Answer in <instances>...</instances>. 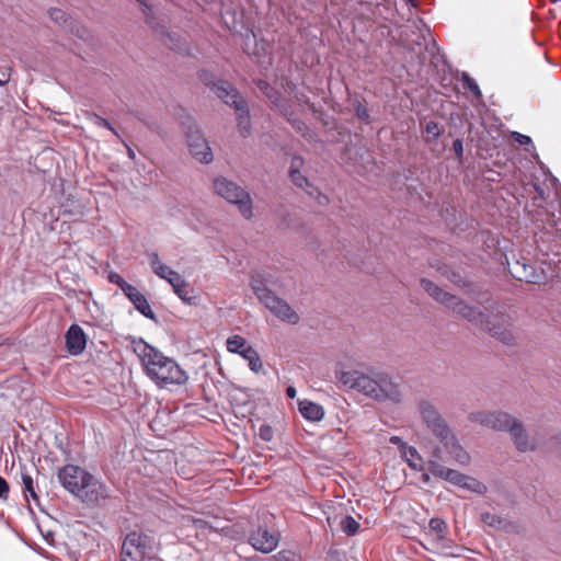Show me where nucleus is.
<instances>
[{
	"label": "nucleus",
	"instance_id": "1",
	"mask_svg": "<svg viewBox=\"0 0 561 561\" xmlns=\"http://www.w3.org/2000/svg\"><path fill=\"white\" fill-rule=\"evenodd\" d=\"M142 370L159 388L173 390L186 385L188 374L171 357L142 340Z\"/></svg>",
	"mask_w": 561,
	"mask_h": 561
},
{
	"label": "nucleus",
	"instance_id": "2",
	"mask_svg": "<svg viewBox=\"0 0 561 561\" xmlns=\"http://www.w3.org/2000/svg\"><path fill=\"white\" fill-rule=\"evenodd\" d=\"M417 410L423 424L440 443L444 450L459 465H468L469 454L459 444L450 426L439 412L438 408L428 399H421L417 403Z\"/></svg>",
	"mask_w": 561,
	"mask_h": 561
},
{
	"label": "nucleus",
	"instance_id": "3",
	"mask_svg": "<svg viewBox=\"0 0 561 561\" xmlns=\"http://www.w3.org/2000/svg\"><path fill=\"white\" fill-rule=\"evenodd\" d=\"M57 478L69 493L87 505H96L108 496L106 485L79 466H64L58 470Z\"/></svg>",
	"mask_w": 561,
	"mask_h": 561
},
{
	"label": "nucleus",
	"instance_id": "4",
	"mask_svg": "<svg viewBox=\"0 0 561 561\" xmlns=\"http://www.w3.org/2000/svg\"><path fill=\"white\" fill-rule=\"evenodd\" d=\"M340 381L347 388L357 390L377 401L399 403L402 394L399 385L387 374H376L374 377L358 370L343 371Z\"/></svg>",
	"mask_w": 561,
	"mask_h": 561
},
{
	"label": "nucleus",
	"instance_id": "5",
	"mask_svg": "<svg viewBox=\"0 0 561 561\" xmlns=\"http://www.w3.org/2000/svg\"><path fill=\"white\" fill-rule=\"evenodd\" d=\"M470 419L476 423L496 431H507L511 434L516 448L520 451H526L533 448V444L528 440L522 424L507 413L477 412L472 413Z\"/></svg>",
	"mask_w": 561,
	"mask_h": 561
},
{
	"label": "nucleus",
	"instance_id": "6",
	"mask_svg": "<svg viewBox=\"0 0 561 561\" xmlns=\"http://www.w3.org/2000/svg\"><path fill=\"white\" fill-rule=\"evenodd\" d=\"M433 457L434 459L430 460L427 463V470L434 477L476 493H483L485 491V485L477 479L439 463V460H443L440 448L437 447L434 449Z\"/></svg>",
	"mask_w": 561,
	"mask_h": 561
},
{
	"label": "nucleus",
	"instance_id": "7",
	"mask_svg": "<svg viewBox=\"0 0 561 561\" xmlns=\"http://www.w3.org/2000/svg\"><path fill=\"white\" fill-rule=\"evenodd\" d=\"M217 96L236 110L239 131L243 137H248L251 134L250 113L238 90L229 82H221L217 85Z\"/></svg>",
	"mask_w": 561,
	"mask_h": 561
},
{
	"label": "nucleus",
	"instance_id": "8",
	"mask_svg": "<svg viewBox=\"0 0 561 561\" xmlns=\"http://www.w3.org/2000/svg\"><path fill=\"white\" fill-rule=\"evenodd\" d=\"M215 192L227 202L236 204L239 211L245 219H250L252 213V199L250 194L234 182L224 176L216 178L214 181Z\"/></svg>",
	"mask_w": 561,
	"mask_h": 561
},
{
	"label": "nucleus",
	"instance_id": "9",
	"mask_svg": "<svg viewBox=\"0 0 561 561\" xmlns=\"http://www.w3.org/2000/svg\"><path fill=\"white\" fill-rule=\"evenodd\" d=\"M250 286L256 295L257 299L274 316H297L293 311L291 307L287 304V301L276 296L266 287V282L262 274H254L251 278Z\"/></svg>",
	"mask_w": 561,
	"mask_h": 561
},
{
	"label": "nucleus",
	"instance_id": "10",
	"mask_svg": "<svg viewBox=\"0 0 561 561\" xmlns=\"http://www.w3.org/2000/svg\"><path fill=\"white\" fill-rule=\"evenodd\" d=\"M147 256L153 273L167 280L183 301H190L192 297L190 296L191 290L186 280L178 272L161 262L157 252H148Z\"/></svg>",
	"mask_w": 561,
	"mask_h": 561
},
{
	"label": "nucleus",
	"instance_id": "11",
	"mask_svg": "<svg viewBox=\"0 0 561 561\" xmlns=\"http://www.w3.org/2000/svg\"><path fill=\"white\" fill-rule=\"evenodd\" d=\"M183 129L192 156L199 162L210 163L214 160L213 151L195 121L187 118L183 122Z\"/></svg>",
	"mask_w": 561,
	"mask_h": 561
},
{
	"label": "nucleus",
	"instance_id": "12",
	"mask_svg": "<svg viewBox=\"0 0 561 561\" xmlns=\"http://www.w3.org/2000/svg\"><path fill=\"white\" fill-rule=\"evenodd\" d=\"M420 284L421 287L437 302L449 309L457 310L459 316H470L471 311H465L467 307L462 304L458 296L446 291L427 278H422Z\"/></svg>",
	"mask_w": 561,
	"mask_h": 561
},
{
	"label": "nucleus",
	"instance_id": "13",
	"mask_svg": "<svg viewBox=\"0 0 561 561\" xmlns=\"http://www.w3.org/2000/svg\"><path fill=\"white\" fill-rule=\"evenodd\" d=\"M507 267L513 277L529 284H543L548 278L542 267L528 263L526 259L508 262Z\"/></svg>",
	"mask_w": 561,
	"mask_h": 561
},
{
	"label": "nucleus",
	"instance_id": "14",
	"mask_svg": "<svg viewBox=\"0 0 561 561\" xmlns=\"http://www.w3.org/2000/svg\"><path fill=\"white\" fill-rule=\"evenodd\" d=\"M278 535L271 533L265 526H256L250 530L249 543L262 553H270L278 546Z\"/></svg>",
	"mask_w": 561,
	"mask_h": 561
},
{
	"label": "nucleus",
	"instance_id": "15",
	"mask_svg": "<svg viewBox=\"0 0 561 561\" xmlns=\"http://www.w3.org/2000/svg\"><path fill=\"white\" fill-rule=\"evenodd\" d=\"M476 324L486 330L493 337H496L504 344H512L514 341L513 333L507 330L501 322V318H471Z\"/></svg>",
	"mask_w": 561,
	"mask_h": 561
},
{
	"label": "nucleus",
	"instance_id": "16",
	"mask_svg": "<svg viewBox=\"0 0 561 561\" xmlns=\"http://www.w3.org/2000/svg\"><path fill=\"white\" fill-rule=\"evenodd\" d=\"M49 18L57 24L64 26L70 33L75 34L80 38H84L87 35V30L73 21L69 15H67L61 9L51 8L48 11Z\"/></svg>",
	"mask_w": 561,
	"mask_h": 561
},
{
	"label": "nucleus",
	"instance_id": "17",
	"mask_svg": "<svg viewBox=\"0 0 561 561\" xmlns=\"http://www.w3.org/2000/svg\"><path fill=\"white\" fill-rule=\"evenodd\" d=\"M85 345L87 336L83 330L77 324L71 325L66 333V346L68 352L71 355H79L84 351Z\"/></svg>",
	"mask_w": 561,
	"mask_h": 561
},
{
	"label": "nucleus",
	"instance_id": "18",
	"mask_svg": "<svg viewBox=\"0 0 561 561\" xmlns=\"http://www.w3.org/2000/svg\"><path fill=\"white\" fill-rule=\"evenodd\" d=\"M110 283L115 284L124 293V295L133 302L136 310L140 312V291L137 287L127 283L118 273L110 272L107 275Z\"/></svg>",
	"mask_w": 561,
	"mask_h": 561
},
{
	"label": "nucleus",
	"instance_id": "19",
	"mask_svg": "<svg viewBox=\"0 0 561 561\" xmlns=\"http://www.w3.org/2000/svg\"><path fill=\"white\" fill-rule=\"evenodd\" d=\"M121 561H140V534H128L122 545Z\"/></svg>",
	"mask_w": 561,
	"mask_h": 561
},
{
	"label": "nucleus",
	"instance_id": "20",
	"mask_svg": "<svg viewBox=\"0 0 561 561\" xmlns=\"http://www.w3.org/2000/svg\"><path fill=\"white\" fill-rule=\"evenodd\" d=\"M299 412L308 421L319 422L324 417L322 405L309 400L299 401Z\"/></svg>",
	"mask_w": 561,
	"mask_h": 561
},
{
	"label": "nucleus",
	"instance_id": "21",
	"mask_svg": "<svg viewBox=\"0 0 561 561\" xmlns=\"http://www.w3.org/2000/svg\"><path fill=\"white\" fill-rule=\"evenodd\" d=\"M302 164V159L300 157H294L291 160L289 175L291 181L301 188H307L310 186L308 179L301 174L299 171V167Z\"/></svg>",
	"mask_w": 561,
	"mask_h": 561
},
{
	"label": "nucleus",
	"instance_id": "22",
	"mask_svg": "<svg viewBox=\"0 0 561 561\" xmlns=\"http://www.w3.org/2000/svg\"><path fill=\"white\" fill-rule=\"evenodd\" d=\"M259 89L271 100V102L277 107H284V99L280 93L276 91L268 82L259 80Z\"/></svg>",
	"mask_w": 561,
	"mask_h": 561
},
{
	"label": "nucleus",
	"instance_id": "23",
	"mask_svg": "<svg viewBox=\"0 0 561 561\" xmlns=\"http://www.w3.org/2000/svg\"><path fill=\"white\" fill-rule=\"evenodd\" d=\"M241 356L248 360L249 367L252 371L259 373L263 368L261 358L252 346L244 347L241 352Z\"/></svg>",
	"mask_w": 561,
	"mask_h": 561
},
{
	"label": "nucleus",
	"instance_id": "24",
	"mask_svg": "<svg viewBox=\"0 0 561 561\" xmlns=\"http://www.w3.org/2000/svg\"><path fill=\"white\" fill-rule=\"evenodd\" d=\"M85 118L91 124H93L95 126H99V127L106 128V129L111 130L113 134L117 135L116 129L113 127V125L110 123V121L104 118V117H102V116H100V115H98L96 113H94V112H87L85 113Z\"/></svg>",
	"mask_w": 561,
	"mask_h": 561
},
{
	"label": "nucleus",
	"instance_id": "25",
	"mask_svg": "<svg viewBox=\"0 0 561 561\" xmlns=\"http://www.w3.org/2000/svg\"><path fill=\"white\" fill-rule=\"evenodd\" d=\"M340 527L347 536H354L359 529V523L354 517L347 515L341 519Z\"/></svg>",
	"mask_w": 561,
	"mask_h": 561
},
{
	"label": "nucleus",
	"instance_id": "26",
	"mask_svg": "<svg viewBox=\"0 0 561 561\" xmlns=\"http://www.w3.org/2000/svg\"><path fill=\"white\" fill-rule=\"evenodd\" d=\"M248 346L245 340L240 335H232L227 340V350L231 353L241 355L242 350Z\"/></svg>",
	"mask_w": 561,
	"mask_h": 561
},
{
	"label": "nucleus",
	"instance_id": "27",
	"mask_svg": "<svg viewBox=\"0 0 561 561\" xmlns=\"http://www.w3.org/2000/svg\"><path fill=\"white\" fill-rule=\"evenodd\" d=\"M461 81L463 83V87L466 89H468L470 92H472V94L477 98V99H480L482 98V92L478 85V83L476 82V80H473L468 72L463 71L461 72Z\"/></svg>",
	"mask_w": 561,
	"mask_h": 561
},
{
	"label": "nucleus",
	"instance_id": "28",
	"mask_svg": "<svg viewBox=\"0 0 561 561\" xmlns=\"http://www.w3.org/2000/svg\"><path fill=\"white\" fill-rule=\"evenodd\" d=\"M22 482H23L25 499L28 500V497H31L34 502L37 503L38 496L35 492L32 477L28 474H22Z\"/></svg>",
	"mask_w": 561,
	"mask_h": 561
},
{
	"label": "nucleus",
	"instance_id": "29",
	"mask_svg": "<svg viewBox=\"0 0 561 561\" xmlns=\"http://www.w3.org/2000/svg\"><path fill=\"white\" fill-rule=\"evenodd\" d=\"M198 77L201 81L204 82L205 85L209 87L217 94V85L221 82H226L225 80H215L213 73L207 70H201L198 72Z\"/></svg>",
	"mask_w": 561,
	"mask_h": 561
},
{
	"label": "nucleus",
	"instance_id": "30",
	"mask_svg": "<svg viewBox=\"0 0 561 561\" xmlns=\"http://www.w3.org/2000/svg\"><path fill=\"white\" fill-rule=\"evenodd\" d=\"M442 274L447 277L451 283L459 287H466L468 285L467 279L465 276L456 270H448V271H442Z\"/></svg>",
	"mask_w": 561,
	"mask_h": 561
},
{
	"label": "nucleus",
	"instance_id": "31",
	"mask_svg": "<svg viewBox=\"0 0 561 561\" xmlns=\"http://www.w3.org/2000/svg\"><path fill=\"white\" fill-rule=\"evenodd\" d=\"M430 529L437 534L440 538L444 537L445 533L447 531V525L446 523L438 517H434L428 523Z\"/></svg>",
	"mask_w": 561,
	"mask_h": 561
},
{
	"label": "nucleus",
	"instance_id": "32",
	"mask_svg": "<svg viewBox=\"0 0 561 561\" xmlns=\"http://www.w3.org/2000/svg\"><path fill=\"white\" fill-rule=\"evenodd\" d=\"M478 302L483 307L484 311L496 312L497 314L500 313V310L497 309V302L489 295L484 294L481 299L478 300Z\"/></svg>",
	"mask_w": 561,
	"mask_h": 561
},
{
	"label": "nucleus",
	"instance_id": "33",
	"mask_svg": "<svg viewBox=\"0 0 561 561\" xmlns=\"http://www.w3.org/2000/svg\"><path fill=\"white\" fill-rule=\"evenodd\" d=\"M288 122L293 126L295 130H297L301 136L308 137L311 134V129L307 126V124L300 118H288Z\"/></svg>",
	"mask_w": 561,
	"mask_h": 561
},
{
	"label": "nucleus",
	"instance_id": "34",
	"mask_svg": "<svg viewBox=\"0 0 561 561\" xmlns=\"http://www.w3.org/2000/svg\"><path fill=\"white\" fill-rule=\"evenodd\" d=\"M481 519L485 525L493 528H500L503 524V519L500 516L492 513H482Z\"/></svg>",
	"mask_w": 561,
	"mask_h": 561
},
{
	"label": "nucleus",
	"instance_id": "35",
	"mask_svg": "<svg viewBox=\"0 0 561 561\" xmlns=\"http://www.w3.org/2000/svg\"><path fill=\"white\" fill-rule=\"evenodd\" d=\"M354 110H355L356 116L360 121H363L365 123H369V111L362 102L357 101L354 104Z\"/></svg>",
	"mask_w": 561,
	"mask_h": 561
},
{
	"label": "nucleus",
	"instance_id": "36",
	"mask_svg": "<svg viewBox=\"0 0 561 561\" xmlns=\"http://www.w3.org/2000/svg\"><path fill=\"white\" fill-rule=\"evenodd\" d=\"M403 454L404 456L411 457L408 459L409 467L412 469H416V463L413 461V459H421L417 449L413 446H408Z\"/></svg>",
	"mask_w": 561,
	"mask_h": 561
},
{
	"label": "nucleus",
	"instance_id": "37",
	"mask_svg": "<svg viewBox=\"0 0 561 561\" xmlns=\"http://www.w3.org/2000/svg\"><path fill=\"white\" fill-rule=\"evenodd\" d=\"M259 436L264 442H271L274 437V431L272 426L263 424L259 428Z\"/></svg>",
	"mask_w": 561,
	"mask_h": 561
},
{
	"label": "nucleus",
	"instance_id": "38",
	"mask_svg": "<svg viewBox=\"0 0 561 561\" xmlns=\"http://www.w3.org/2000/svg\"><path fill=\"white\" fill-rule=\"evenodd\" d=\"M425 130L427 135H431L433 139H438L440 136V129L437 123L431 121L426 124Z\"/></svg>",
	"mask_w": 561,
	"mask_h": 561
},
{
	"label": "nucleus",
	"instance_id": "39",
	"mask_svg": "<svg viewBox=\"0 0 561 561\" xmlns=\"http://www.w3.org/2000/svg\"><path fill=\"white\" fill-rule=\"evenodd\" d=\"M512 138L519 145H531V138L518 131H513Z\"/></svg>",
	"mask_w": 561,
	"mask_h": 561
},
{
	"label": "nucleus",
	"instance_id": "40",
	"mask_svg": "<svg viewBox=\"0 0 561 561\" xmlns=\"http://www.w3.org/2000/svg\"><path fill=\"white\" fill-rule=\"evenodd\" d=\"M453 149L455 151V154L457 157L458 160H461L462 159V154H463V144H462V140L457 138L454 140L453 142Z\"/></svg>",
	"mask_w": 561,
	"mask_h": 561
},
{
	"label": "nucleus",
	"instance_id": "41",
	"mask_svg": "<svg viewBox=\"0 0 561 561\" xmlns=\"http://www.w3.org/2000/svg\"><path fill=\"white\" fill-rule=\"evenodd\" d=\"M8 494H9V484L2 477H0V499L5 500L8 497Z\"/></svg>",
	"mask_w": 561,
	"mask_h": 561
},
{
	"label": "nucleus",
	"instance_id": "42",
	"mask_svg": "<svg viewBox=\"0 0 561 561\" xmlns=\"http://www.w3.org/2000/svg\"><path fill=\"white\" fill-rule=\"evenodd\" d=\"M256 48H257V51L255 53L256 55H260V50H262V54L266 55L268 53L270 44L266 41L261 39L260 42L256 43Z\"/></svg>",
	"mask_w": 561,
	"mask_h": 561
},
{
	"label": "nucleus",
	"instance_id": "43",
	"mask_svg": "<svg viewBox=\"0 0 561 561\" xmlns=\"http://www.w3.org/2000/svg\"><path fill=\"white\" fill-rule=\"evenodd\" d=\"M142 316H154L148 300L142 296Z\"/></svg>",
	"mask_w": 561,
	"mask_h": 561
},
{
	"label": "nucleus",
	"instance_id": "44",
	"mask_svg": "<svg viewBox=\"0 0 561 561\" xmlns=\"http://www.w3.org/2000/svg\"><path fill=\"white\" fill-rule=\"evenodd\" d=\"M286 394H287L288 398L294 399L296 397V394H297L296 388L293 387V386H288L286 388Z\"/></svg>",
	"mask_w": 561,
	"mask_h": 561
},
{
	"label": "nucleus",
	"instance_id": "45",
	"mask_svg": "<svg viewBox=\"0 0 561 561\" xmlns=\"http://www.w3.org/2000/svg\"><path fill=\"white\" fill-rule=\"evenodd\" d=\"M9 81H10V76L2 73V76L0 77V87L5 85Z\"/></svg>",
	"mask_w": 561,
	"mask_h": 561
},
{
	"label": "nucleus",
	"instance_id": "46",
	"mask_svg": "<svg viewBox=\"0 0 561 561\" xmlns=\"http://www.w3.org/2000/svg\"><path fill=\"white\" fill-rule=\"evenodd\" d=\"M390 442H391L392 444H394V445H399V444H401V443H402L401 438H400V437H398V436H392V437L390 438Z\"/></svg>",
	"mask_w": 561,
	"mask_h": 561
},
{
	"label": "nucleus",
	"instance_id": "47",
	"mask_svg": "<svg viewBox=\"0 0 561 561\" xmlns=\"http://www.w3.org/2000/svg\"><path fill=\"white\" fill-rule=\"evenodd\" d=\"M430 473H431V472L428 471V472H424V473L422 474V481H423V482H425V483H428V482H430V479H431V478H430Z\"/></svg>",
	"mask_w": 561,
	"mask_h": 561
},
{
	"label": "nucleus",
	"instance_id": "48",
	"mask_svg": "<svg viewBox=\"0 0 561 561\" xmlns=\"http://www.w3.org/2000/svg\"><path fill=\"white\" fill-rule=\"evenodd\" d=\"M142 561H162V560L157 559V558H151V557L146 558L145 553L142 552Z\"/></svg>",
	"mask_w": 561,
	"mask_h": 561
},
{
	"label": "nucleus",
	"instance_id": "49",
	"mask_svg": "<svg viewBox=\"0 0 561 561\" xmlns=\"http://www.w3.org/2000/svg\"><path fill=\"white\" fill-rule=\"evenodd\" d=\"M535 190L540 197H543V190L539 185H535Z\"/></svg>",
	"mask_w": 561,
	"mask_h": 561
},
{
	"label": "nucleus",
	"instance_id": "50",
	"mask_svg": "<svg viewBox=\"0 0 561 561\" xmlns=\"http://www.w3.org/2000/svg\"><path fill=\"white\" fill-rule=\"evenodd\" d=\"M409 4H411L412 7H416L417 5V2L416 0H407Z\"/></svg>",
	"mask_w": 561,
	"mask_h": 561
},
{
	"label": "nucleus",
	"instance_id": "51",
	"mask_svg": "<svg viewBox=\"0 0 561 561\" xmlns=\"http://www.w3.org/2000/svg\"><path fill=\"white\" fill-rule=\"evenodd\" d=\"M129 154H130V157H131V158H134V157H135V153H134V151H131V150H129Z\"/></svg>",
	"mask_w": 561,
	"mask_h": 561
},
{
	"label": "nucleus",
	"instance_id": "52",
	"mask_svg": "<svg viewBox=\"0 0 561 561\" xmlns=\"http://www.w3.org/2000/svg\"><path fill=\"white\" fill-rule=\"evenodd\" d=\"M169 39L172 42L173 41V36L172 35H168Z\"/></svg>",
	"mask_w": 561,
	"mask_h": 561
},
{
	"label": "nucleus",
	"instance_id": "53",
	"mask_svg": "<svg viewBox=\"0 0 561 561\" xmlns=\"http://www.w3.org/2000/svg\"><path fill=\"white\" fill-rule=\"evenodd\" d=\"M477 316H484L482 311H479Z\"/></svg>",
	"mask_w": 561,
	"mask_h": 561
}]
</instances>
